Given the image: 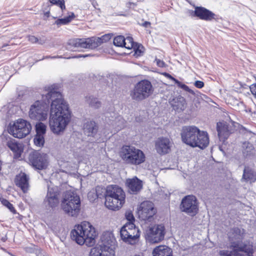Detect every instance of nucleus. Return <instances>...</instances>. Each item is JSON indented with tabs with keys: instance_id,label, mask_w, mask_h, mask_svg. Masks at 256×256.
<instances>
[{
	"instance_id": "1",
	"label": "nucleus",
	"mask_w": 256,
	"mask_h": 256,
	"mask_svg": "<svg viewBox=\"0 0 256 256\" xmlns=\"http://www.w3.org/2000/svg\"><path fill=\"white\" fill-rule=\"evenodd\" d=\"M56 98L51 104L49 125L52 132L56 134L64 132L70 120L68 105L61 93L55 94Z\"/></svg>"
},
{
	"instance_id": "2",
	"label": "nucleus",
	"mask_w": 256,
	"mask_h": 256,
	"mask_svg": "<svg viewBox=\"0 0 256 256\" xmlns=\"http://www.w3.org/2000/svg\"><path fill=\"white\" fill-rule=\"evenodd\" d=\"M244 230L238 228L231 229L228 232L230 248L232 250H222L219 252L220 256H253V246L250 244H243Z\"/></svg>"
},
{
	"instance_id": "3",
	"label": "nucleus",
	"mask_w": 256,
	"mask_h": 256,
	"mask_svg": "<svg viewBox=\"0 0 256 256\" xmlns=\"http://www.w3.org/2000/svg\"><path fill=\"white\" fill-rule=\"evenodd\" d=\"M60 93L53 86L48 87L42 95V100L36 101L30 107L29 117L34 120L43 121L48 118L50 100L56 98L55 94Z\"/></svg>"
},
{
	"instance_id": "4",
	"label": "nucleus",
	"mask_w": 256,
	"mask_h": 256,
	"mask_svg": "<svg viewBox=\"0 0 256 256\" xmlns=\"http://www.w3.org/2000/svg\"><path fill=\"white\" fill-rule=\"evenodd\" d=\"M96 236L94 228L86 221L76 225L70 232V236L73 240L80 245L86 244L88 246H92L95 244Z\"/></svg>"
},
{
	"instance_id": "5",
	"label": "nucleus",
	"mask_w": 256,
	"mask_h": 256,
	"mask_svg": "<svg viewBox=\"0 0 256 256\" xmlns=\"http://www.w3.org/2000/svg\"><path fill=\"white\" fill-rule=\"evenodd\" d=\"M125 193L122 189L116 185L107 186L105 194V206L108 208L119 210L124 203Z\"/></svg>"
},
{
	"instance_id": "6",
	"label": "nucleus",
	"mask_w": 256,
	"mask_h": 256,
	"mask_svg": "<svg viewBox=\"0 0 256 256\" xmlns=\"http://www.w3.org/2000/svg\"><path fill=\"white\" fill-rule=\"evenodd\" d=\"M100 244L92 248L90 256H114V248L116 246V240L110 232H104L100 238Z\"/></svg>"
},
{
	"instance_id": "7",
	"label": "nucleus",
	"mask_w": 256,
	"mask_h": 256,
	"mask_svg": "<svg viewBox=\"0 0 256 256\" xmlns=\"http://www.w3.org/2000/svg\"><path fill=\"white\" fill-rule=\"evenodd\" d=\"M120 156L126 164L131 165H140L146 160L144 152L130 145L122 146L120 152Z\"/></svg>"
},
{
	"instance_id": "8",
	"label": "nucleus",
	"mask_w": 256,
	"mask_h": 256,
	"mask_svg": "<svg viewBox=\"0 0 256 256\" xmlns=\"http://www.w3.org/2000/svg\"><path fill=\"white\" fill-rule=\"evenodd\" d=\"M62 208L69 216L76 217L80 210V196L74 192L67 191L62 202Z\"/></svg>"
},
{
	"instance_id": "9",
	"label": "nucleus",
	"mask_w": 256,
	"mask_h": 256,
	"mask_svg": "<svg viewBox=\"0 0 256 256\" xmlns=\"http://www.w3.org/2000/svg\"><path fill=\"white\" fill-rule=\"evenodd\" d=\"M110 34H106L102 37H92L88 38H75L70 40L68 44L73 48L94 49L111 38Z\"/></svg>"
},
{
	"instance_id": "10",
	"label": "nucleus",
	"mask_w": 256,
	"mask_h": 256,
	"mask_svg": "<svg viewBox=\"0 0 256 256\" xmlns=\"http://www.w3.org/2000/svg\"><path fill=\"white\" fill-rule=\"evenodd\" d=\"M154 90L151 82L147 80H142L135 84L130 96L133 100L140 102L150 97Z\"/></svg>"
},
{
	"instance_id": "11",
	"label": "nucleus",
	"mask_w": 256,
	"mask_h": 256,
	"mask_svg": "<svg viewBox=\"0 0 256 256\" xmlns=\"http://www.w3.org/2000/svg\"><path fill=\"white\" fill-rule=\"evenodd\" d=\"M120 234L124 242L130 244H134L138 241L140 233L138 228L132 222H128L122 228Z\"/></svg>"
},
{
	"instance_id": "12",
	"label": "nucleus",
	"mask_w": 256,
	"mask_h": 256,
	"mask_svg": "<svg viewBox=\"0 0 256 256\" xmlns=\"http://www.w3.org/2000/svg\"><path fill=\"white\" fill-rule=\"evenodd\" d=\"M30 130V124L26 120L19 118L10 126L8 132L15 138H22L28 134Z\"/></svg>"
},
{
	"instance_id": "13",
	"label": "nucleus",
	"mask_w": 256,
	"mask_h": 256,
	"mask_svg": "<svg viewBox=\"0 0 256 256\" xmlns=\"http://www.w3.org/2000/svg\"><path fill=\"white\" fill-rule=\"evenodd\" d=\"M165 228L163 224L154 225L146 230V238L150 243H158L164 240Z\"/></svg>"
},
{
	"instance_id": "14",
	"label": "nucleus",
	"mask_w": 256,
	"mask_h": 256,
	"mask_svg": "<svg viewBox=\"0 0 256 256\" xmlns=\"http://www.w3.org/2000/svg\"><path fill=\"white\" fill-rule=\"evenodd\" d=\"M180 208L188 214L195 216L198 210V202L196 197L192 195L186 196L182 200Z\"/></svg>"
},
{
	"instance_id": "15",
	"label": "nucleus",
	"mask_w": 256,
	"mask_h": 256,
	"mask_svg": "<svg viewBox=\"0 0 256 256\" xmlns=\"http://www.w3.org/2000/svg\"><path fill=\"white\" fill-rule=\"evenodd\" d=\"M200 130L194 126H183L181 132V138L183 142L192 146L196 145L195 138L198 136Z\"/></svg>"
},
{
	"instance_id": "16",
	"label": "nucleus",
	"mask_w": 256,
	"mask_h": 256,
	"mask_svg": "<svg viewBox=\"0 0 256 256\" xmlns=\"http://www.w3.org/2000/svg\"><path fill=\"white\" fill-rule=\"evenodd\" d=\"M28 160L34 168L38 170L44 169L48 164L47 154L38 151L30 152L28 156Z\"/></svg>"
},
{
	"instance_id": "17",
	"label": "nucleus",
	"mask_w": 256,
	"mask_h": 256,
	"mask_svg": "<svg viewBox=\"0 0 256 256\" xmlns=\"http://www.w3.org/2000/svg\"><path fill=\"white\" fill-rule=\"evenodd\" d=\"M156 210L154 208V204L150 201L142 202L138 210L139 218L144 220L152 218L156 214Z\"/></svg>"
},
{
	"instance_id": "18",
	"label": "nucleus",
	"mask_w": 256,
	"mask_h": 256,
	"mask_svg": "<svg viewBox=\"0 0 256 256\" xmlns=\"http://www.w3.org/2000/svg\"><path fill=\"white\" fill-rule=\"evenodd\" d=\"M172 142L167 137L160 136L158 138L154 143L155 150L160 155H164L171 150Z\"/></svg>"
},
{
	"instance_id": "19",
	"label": "nucleus",
	"mask_w": 256,
	"mask_h": 256,
	"mask_svg": "<svg viewBox=\"0 0 256 256\" xmlns=\"http://www.w3.org/2000/svg\"><path fill=\"white\" fill-rule=\"evenodd\" d=\"M58 192L56 188L48 187V193L44 200V204L47 209L54 208L59 203Z\"/></svg>"
},
{
	"instance_id": "20",
	"label": "nucleus",
	"mask_w": 256,
	"mask_h": 256,
	"mask_svg": "<svg viewBox=\"0 0 256 256\" xmlns=\"http://www.w3.org/2000/svg\"><path fill=\"white\" fill-rule=\"evenodd\" d=\"M194 16L200 20L210 21L214 18L215 14L205 8L196 6L194 8Z\"/></svg>"
},
{
	"instance_id": "21",
	"label": "nucleus",
	"mask_w": 256,
	"mask_h": 256,
	"mask_svg": "<svg viewBox=\"0 0 256 256\" xmlns=\"http://www.w3.org/2000/svg\"><path fill=\"white\" fill-rule=\"evenodd\" d=\"M29 177L24 172H20L16 176V184L20 188L24 193L28 192L30 188Z\"/></svg>"
},
{
	"instance_id": "22",
	"label": "nucleus",
	"mask_w": 256,
	"mask_h": 256,
	"mask_svg": "<svg viewBox=\"0 0 256 256\" xmlns=\"http://www.w3.org/2000/svg\"><path fill=\"white\" fill-rule=\"evenodd\" d=\"M195 141L196 145H192V147H198L200 149H204L207 147L209 144V138L208 132L200 130L198 136L195 138Z\"/></svg>"
},
{
	"instance_id": "23",
	"label": "nucleus",
	"mask_w": 256,
	"mask_h": 256,
	"mask_svg": "<svg viewBox=\"0 0 256 256\" xmlns=\"http://www.w3.org/2000/svg\"><path fill=\"white\" fill-rule=\"evenodd\" d=\"M126 184L132 194H136L142 188V182L137 178L127 180Z\"/></svg>"
},
{
	"instance_id": "24",
	"label": "nucleus",
	"mask_w": 256,
	"mask_h": 256,
	"mask_svg": "<svg viewBox=\"0 0 256 256\" xmlns=\"http://www.w3.org/2000/svg\"><path fill=\"white\" fill-rule=\"evenodd\" d=\"M216 128L220 139L224 141L228 138L232 130L226 122H218Z\"/></svg>"
},
{
	"instance_id": "25",
	"label": "nucleus",
	"mask_w": 256,
	"mask_h": 256,
	"mask_svg": "<svg viewBox=\"0 0 256 256\" xmlns=\"http://www.w3.org/2000/svg\"><path fill=\"white\" fill-rule=\"evenodd\" d=\"M170 104L172 108L178 112L184 111L187 106L185 98L180 96L174 98Z\"/></svg>"
},
{
	"instance_id": "26",
	"label": "nucleus",
	"mask_w": 256,
	"mask_h": 256,
	"mask_svg": "<svg viewBox=\"0 0 256 256\" xmlns=\"http://www.w3.org/2000/svg\"><path fill=\"white\" fill-rule=\"evenodd\" d=\"M6 145L18 157H20L23 152L24 148L22 144L18 143L14 140H8L7 142Z\"/></svg>"
},
{
	"instance_id": "27",
	"label": "nucleus",
	"mask_w": 256,
	"mask_h": 256,
	"mask_svg": "<svg viewBox=\"0 0 256 256\" xmlns=\"http://www.w3.org/2000/svg\"><path fill=\"white\" fill-rule=\"evenodd\" d=\"M154 256H172L171 248L166 246H159L153 250Z\"/></svg>"
},
{
	"instance_id": "28",
	"label": "nucleus",
	"mask_w": 256,
	"mask_h": 256,
	"mask_svg": "<svg viewBox=\"0 0 256 256\" xmlns=\"http://www.w3.org/2000/svg\"><path fill=\"white\" fill-rule=\"evenodd\" d=\"M242 180L250 182L256 180V172L249 167H245L244 170Z\"/></svg>"
},
{
	"instance_id": "29",
	"label": "nucleus",
	"mask_w": 256,
	"mask_h": 256,
	"mask_svg": "<svg viewBox=\"0 0 256 256\" xmlns=\"http://www.w3.org/2000/svg\"><path fill=\"white\" fill-rule=\"evenodd\" d=\"M97 126L94 122L90 121L86 122L84 126V132L88 136H92L96 132Z\"/></svg>"
},
{
	"instance_id": "30",
	"label": "nucleus",
	"mask_w": 256,
	"mask_h": 256,
	"mask_svg": "<svg viewBox=\"0 0 256 256\" xmlns=\"http://www.w3.org/2000/svg\"><path fill=\"white\" fill-rule=\"evenodd\" d=\"M242 154L245 157H248L254 154V150L252 144L245 142L242 144Z\"/></svg>"
},
{
	"instance_id": "31",
	"label": "nucleus",
	"mask_w": 256,
	"mask_h": 256,
	"mask_svg": "<svg viewBox=\"0 0 256 256\" xmlns=\"http://www.w3.org/2000/svg\"><path fill=\"white\" fill-rule=\"evenodd\" d=\"M124 120L120 116L116 118L112 122V126L114 127V132L116 133L123 128L124 126Z\"/></svg>"
},
{
	"instance_id": "32",
	"label": "nucleus",
	"mask_w": 256,
	"mask_h": 256,
	"mask_svg": "<svg viewBox=\"0 0 256 256\" xmlns=\"http://www.w3.org/2000/svg\"><path fill=\"white\" fill-rule=\"evenodd\" d=\"M74 14L73 12H71L68 16L64 18H58L55 24L58 26L66 24L72 20L74 18Z\"/></svg>"
},
{
	"instance_id": "33",
	"label": "nucleus",
	"mask_w": 256,
	"mask_h": 256,
	"mask_svg": "<svg viewBox=\"0 0 256 256\" xmlns=\"http://www.w3.org/2000/svg\"><path fill=\"white\" fill-rule=\"evenodd\" d=\"M87 102L90 106L94 108H98L101 106V103L98 98L92 96H90L87 99Z\"/></svg>"
},
{
	"instance_id": "34",
	"label": "nucleus",
	"mask_w": 256,
	"mask_h": 256,
	"mask_svg": "<svg viewBox=\"0 0 256 256\" xmlns=\"http://www.w3.org/2000/svg\"><path fill=\"white\" fill-rule=\"evenodd\" d=\"M46 126L41 122H39L36 124V134L44 136L46 132Z\"/></svg>"
},
{
	"instance_id": "35",
	"label": "nucleus",
	"mask_w": 256,
	"mask_h": 256,
	"mask_svg": "<svg viewBox=\"0 0 256 256\" xmlns=\"http://www.w3.org/2000/svg\"><path fill=\"white\" fill-rule=\"evenodd\" d=\"M125 38L122 36H118L114 39V44L116 46L124 47L125 44Z\"/></svg>"
},
{
	"instance_id": "36",
	"label": "nucleus",
	"mask_w": 256,
	"mask_h": 256,
	"mask_svg": "<svg viewBox=\"0 0 256 256\" xmlns=\"http://www.w3.org/2000/svg\"><path fill=\"white\" fill-rule=\"evenodd\" d=\"M125 44L124 47L127 49L130 50L132 48H134L135 44L133 40V39L130 36H128L125 38Z\"/></svg>"
},
{
	"instance_id": "37",
	"label": "nucleus",
	"mask_w": 256,
	"mask_h": 256,
	"mask_svg": "<svg viewBox=\"0 0 256 256\" xmlns=\"http://www.w3.org/2000/svg\"><path fill=\"white\" fill-rule=\"evenodd\" d=\"M34 142L36 146L40 147L42 146L44 142V136L36 134L34 139Z\"/></svg>"
},
{
	"instance_id": "38",
	"label": "nucleus",
	"mask_w": 256,
	"mask_h": 256,
	"mask_svg": "<svg viewBox=\"0 0 256 256\" xmlns=\"http://www.w3.org/2000/svg\"><path fill=\"white\" fill-rule=\"evenodd\" d=\"M49 1L52 4L59 6L62 11L66 8L64 0H49Z\"/></svg>"
},
{
	"instance_id": "39",
	"label": "nucleus",
	"mask_w": 256,
	"mask_h": 256,
	"mask_svg": "<svg viewBox=\"0 0 256 256\" xmlns=\"http://www.w3.org/2000/svg\"><path fill=\"white\" fill-rule=\"evenodd\" d=\"M2 204L8 208L12 212L13 214L16 213V210L14 208L13 206V205L10 204L8 200H2Z\"/></svg>"
},
{
	"instance_id": "40",
	"label": "nucleus",
	"mask_w": 256,
	"mask_h": 256,
	"mask_svg": "<svg viewBox=\"0 0 256 256\" xmlns=\"http://www.w3.org/2000/svg\"><path fill=\"white\" fill-rule=\"evenodd\" d=\"M179 88L183 89L184 90L189 92L190 94H194V92L190 89L185 84H182L181 82L177 80L175 82Z\"/></svg>"
},
{
	"instance_id": "41",
	"label": "nucleus",
	"mask_w": 256,
	"mask_h": 256,
	"mask_svg": "<svg viewBox=\"0 0 256 256\" xmlns=\"http://www.w3.org/2000/svg\"><path fill=\"white\" fill-rule=\"evenodd\" d=\"M125 216L126 219L129 221L128 222H132L134 220V218L133 216V214L130 210H127L126 212Z\"/></svg>"
},
{
	"instance_id": "42",
	"label": "nucleus",
	"mask_w": 256,
	"mask_h": 256,
	"mask_svg": "<svg viewBox=\"0 0 256 256\" xmlns=\"http://www.w3.org/2000/svg\"><path fill=\"white\" fill-rule=\"evenodd\" d=\"M137 44H136L134 46V48L135 50V54L138 56H140L142 54L143 52L142 50L144 49V47L140 44H138V46Z\"/></svg>"
},
{
	"instance_id": "43",
	"label": "nucleus",
	"mask_w": 256,
	"mask_h": 256,
	"mask_svg": "<svg viewBox=\"0 0 256 256\" xmlns=\"http://www.w3.org/2000/svg\"><path fill=\"white\" fill-rule=\"evenodd\" d=\"M137 6L136 3L132 2H128L126 4V6L128 10L132 9L134 10L136 6Z\"/></svg>"
},
{
	"instance_id": "44",
	"label": "nucleus",
	"mask_w": 256,
	"mask_h": 256,
	"mask_svg": "<svg viewBox=\"0 0 256 256\" xmlns=\"http://www.w3.org/2000/svg\"><path fill=\"white\" fill-rule=\"evenodd\" d=\"M194 85L197 88H201L204 87V83L202 81L196 80L194 82Z\"/></svg>"
},
{
	"instance_id": "45",
	"label": "nucleus",
	"mask_w": 256,
	"mask_h": 256,
	"mask_svg": "<svg viewBox=\"0 0 256 256\" xmlns=\"http://www.w3.org/2000/svg\"><path fill=\"white\" fill-rule=\"evenodd\" d=\"M250 88L252 94L256 98V84L251 85Z\"/></svg>"
},
{
	"instance_id": "46",
	"label": "nucleus",
	"mask_w": 256,
	"mask_h": 256,
	"mask_svg": "<svg viewBox=\"0 0 256 256\" xmlns=\"http://www.w3.org/2000/svg\"><path fill=\"white\" fill-rule=\"evenodd\" d=\"M28 38V40L32 43H36L38 42V38L34 36H30Z\"/></svg>"
},
{
	"instance_id": "47",
	"label": "nucleus",
	"mask_w": 256,
	"mask_h": 256,
	"mask_svg": "<svg viewBox=\"0 0 256 256\" xmlns=\"http://www.w3.org/2000/svg\"><path fill=\"white\" fill-rule=\"evenodd\" d=\"M156 62L157 65L160 67H164L165 66V63L160 60L159 59H156Z\"/></svg>"
},
{
	"instance_id": "48",
	"label": "nucleus",
	"mask_w": 256,
	"mask_h": 256,
	"mask_svg": "<svg viewBox=\"0 0 256 256\" xmlns=\"http://www.w3.org/2000/svg\"><path fill=\"white\" fill-rule=\"evenodd\" d=\"M164 75L166 77L170 79V80H172L173 81H174L175 82H176V81L177 80L175 78H174L173 76H172L170 74H168V73H164Z\"/></svg>"
},
{
	"instance_id": "49",
	"label": "nucleus",
	"mask_w": 256,
	"mask_h": 256,
	"mask_svg": "<svg viewBox=\"0 0 256 256\" xmlns=\"http://www.w3.org/2000/svg\"><path fill=\"white\" fill-rule=\"evenodd\" d=\"M36 256H45L44 252L40 250H38L36 252Z\"/></svg>"
},
{
	"instance_id": "50",
	"label": "nucleus",
	"mask_w": 256,
	"mask_h": 256,
	"mask_svg": "<svg viewBox=\"0 0 256 256\" xmlns=\"http://www.w3.org/2000/svg\"><path fill=\"white\" fill-rule=\"evenodd\" d=\"M150 23L148 22H145L144 23L142 24V26L144 27H147L148 26H150Z\"/></svg>"
},
{
	"instance_id": "51",
	"label": "nucleus",
	"mask_w": 256,
	"mask_h": 256,
	"mask_svg": "<svg viewBox=\"0 0 256 256\" xmlns=\"http://www.w3.org/2000/svg\"><path fill=\"white\" fill-rule=\"evenodd\" d=\"M87 56L86 55H81V54H79L77 56H74V58H81V57H86V56Z\"/></svg>"
},
{
	"instance_id": "52",
	"label": "nucleus",
	"mask_w": 256,
	"mask_h": 256,
	"mask_svg": "<svg viewBox=\"0 0 256 256\" xmlns=\"http://www.w3.org/2000/svg\"><path fill=\"white\" fill-rule=\"evenodd\" d=\"M44 16H46V17H49L50 16V12H46L44 13Z\"/></svg>"
},
{
	"instance_id": "53",
	"label": "nucleus",
	"mask_w": 256,
	"mask_h": 256,
	"mask_svg": "<svg viewBox=\"0 0 256 256\" xmlns=\"http://www.w3.org/2000/svg\"><path fill=\"white\" fill-rule=\"evenodd\" d=\"M92 4L93 5V6H94V7H95V8H96V5H97V3H96V2H92Z\"/></svg>"
},
{
	"instance_id": "54",
	"label": "nucleus",
	"mask_w": 256,
	"mask_h": 256,
	"mask_svg": "<svg viewBox=\"0 0 256 256\" xmlns=\"http://www.w3.org/2000/svg\"><path fill=\"white\" fill-rule=\"evenodd\" d=\"M112 197H114V198H119V197H118V196H117V195H116V194H114V196H112Z\"/></svg>"
},
{
	"instance_id": "55",
	"label": "nucleus",
	"mask_w": 256,
	"mask_h": 256,
	"mask_svg": "<svg viewBox=\"0 0 256 256\" xmlns=\"http://www.w3.org/2000/svg\"><path fill=\"white\" fill-rule=\"evenodd\" d=\"M2 240L3 242H4V241L6 240V238H2Z\"/></svg>"
},
{
	"instance_id": "56",
	"label": "nucleus",
	"mask_w": 256,
	"mask_h": 256,
	"mask_svg": "<svg viewBox=\"0 0 256 256\" xmlns=\"http://www.w3.org/2000/svg\"><path fill=\"white\" fill-rule=\"evenodd\" d=\"M90 194H91V193L88 194V197L90 196Z\"/></svg>"
},
{
	"instance_id": "57",
	"label": "nucleus",
	"mask_w": 256,
	"mask_h": 256,
	"mask_svg": "<svg viewBox=\"0 0 256 256\" xmlns=\"http://www.w3.org/2000/svg\"><path fill=\"white\" fill-rule=\"evenodd\" d=\"M134 256H140V255H137V254H136V255H134Z\"/></svg>"
},
{
	"instance_id": "58",
	"label": "nucleus",
	"mask_w": 256,
	"mask_h": 256,
	"mask_svg": "<svg viewBox=\"0 0 256 256\" xmlns=\"http://www.w3.org/2000/svg\"><path fill=\"white\" fill-rule=\"evenodd\" d=\"M56 58V56L52 57V58Z\"/></svg>"
}]
</instances>
